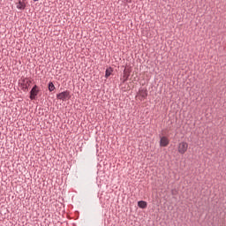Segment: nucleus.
Listing matches in <instances>:
<instances>
[{
	"instance_id": "9",
	"label": "nucleus",
	"mask_w": 226,
	"mask_h": 226,
	"mask_svg": "<svg viewBox=\"0 0 226 226\" xmlns=\"http://www.w3.org/2000/svg\"><path fill=\"white\" fill-rule=\"evenodd\" d=\"M112 72H114V69H112V67L107 68L105 71V78L109 79V77L112 75Z\"/></svg>"
},
{
	"instance_id": "3",
	"label": "nucleus",
	"mask_w": 226,
	"mask_h": 226,
	"mask_svg": "<svg viewBox=\"0 0 226 226\" xmlns=\"http://www.w3.org/2000/svg\"><path fill=\"white\" fill-rule=\"evenodd\" d=\"M177 151L180 154H185L188 151V143L182 141L178 144Z\"/></svg>"
},
{
	"instance_id": "8",
	"label": "nucleus",
	"mask_w": 226,
	"mask_h": 226,
	"mask_svg": "<svg viewBox=\"0 0 226 226\" xmlns=\"http://www.w3.org/2000/svg\"><path fill=\"white\" fill-rule=\"evenodd\" d=\"M138 207H140V209H146L147 207V203L144 200L138 201Z\"/></svg>"
},
{
	"instance_id": "10",
	"label": "nucleus",
	"mask_w": 226,
	"mask_h": 226,
	"mask_svg": "<svg viewBox=\"0 0 226 226\" xmlns=\"http://www.w3.org/2000/svg\"><path fill=\"white\" fill-rule=\"evenodd\" d=\"M48 89H49V93H52V91H56V86H54V83L52 81H50L48 84Z\"/></svg>"
},
{
	"instance_id": "1",
	"label": "nucleus",
	"mask_w": 226,
	"mask_h": 226,
	"mask_svg": "<svg viewBox=\"0 0 226 226\" xmlns=\"http://www.w3.org/2000/svg\"><path fill=\"white\" fill-rule=\"evenodd\" d=\"M57 100H61L62 102H66V100H70L72 98V94L69 90H65L56 94Z\"/></svg>"
},
{
	"instance_id": "7",
	"label": "nucleus",
	"mask_w": 226,
	"mask_h": 226,
	"mask_svg": "<svg viewBox=\"0 0 226 226\" xmlns=\"http://www.w3.org/2000/svg\"><path fill=\"white\" fill-rule=\"evenodd\" d=\"M16 4V8L18 10H26V3H24L22 0H18Z\"/></svg>"
},
{
	"instance_id": "11",
	"label": "nucleus",
	"mask_w": 226,
	"mask_h": 226,
	"mask_svg": "<svg viewBox=\"0 0 226 226\" xmlns=\"http://www.w3.org/2000/svg\"><path fill=\"white\" fill-rule=\"evenodd\" d=\"M124 77H125V79H124V82H126V80H128L130 75L129 74L128 75H124Z\"/></svg>"
},
{
	"instance_id": "5",
	"label": "nucleus",
	"mask_w": 226,
	"mask_h": 226,
	"mask_svg": "<svg viewBox=\"0 0 226 226\" xmlns=\"http://www.w3.org/2000/svg\"><path fill=\"white\" fill-rule=\"evenodd\" d=\"M29 84H31V80L23 79L22 83H20V87L24 91V93H27L29 91Z\"/></svg>"
},
{
	"instance_id": "2",
	"label": "nucleus",
	"mask_w": 226,
	"mask_h": 226,
	"mask_svg": "<svg viewBox=\"0 0 226 226\" xmlns=\"http://www.w3.org/2000/svg\"><path fill=\"white\" fill-rule=\"evenodd\" d=\"M39 93L40 87H38V85H34L30 91V100H36V96H38Z\"/></svg>"
},
{
	"instance_id": "6",
	"label": "nucleus",
	"mask_w": 226,
	"mask_h": 226,
	"mask_svg": "<svg viewBox=\"0 0 226 226\" xmlns=\"http://www.w3.org/2000/svg\"><path fill=\"white\" fill-rule=\"evenodd\" d=\"M170 144L169 139H167V137L163 136L161 138L160 140V146L161 147H167Z\"/></svg>"
},
{
	"instance_id": "12",
	"label": "nucleus",
	"mask_w": 226,
	"mask_h": 226,
	"mask_svg": "<svg viewBox=\"0 0 226 226\" xmlns=\"http://www.w3.org/2000/svg\"><path fill=\"white\" fill-rule=\"evenodd\" d=\"M34 3L38 2V0H33Z\"/></svg>"
},
{
	"instance_id": "4",
	"label": "nucleus",
	"mask_w": 226,
	"mask_h": 226,
	"mask_svg": "<svg viewBox=\"0 0 226 226\" xmlns=\"http://www.w3.org/2000/svg\"><path fill=\"white\" fill-rule=\"evenodd\" d=\"M138 94L139 95V100H140V102H144V100L147 98V88L139 89Z\"/></svg>"
}]
</instances>
